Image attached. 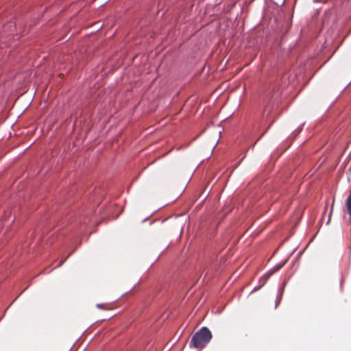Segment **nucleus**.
<instances>
[{
	"label": "nucleus",
	"mask_w": 351,
	"mask_h": 351,
	"mask_svg": "<svg viewBox=\"0 0 351 351\" xmlns=\"http://www.w3.org/2000/svg\"><path fill=\"white\" fill-rule=\"evenodd\" d=\"M212 334L209 329L203 327L194 334L191 339V344L197 349H202L210 341Z\"/></svg>",
	"instance_id": "f257e3e1"
},
{
	"label": "nucleus",
	"mask_w": 351,
	"mask_h": 351,
	"mask_svg": "<svg viewBox=\"0 0 351 351\" xmlns=\"http://www.w3.org/2000/svg\"><path fill=\"white\" fill-rule=\"evenodd\" d=\"M271 274L272 273H267V274H265L263 276V278L260 280V282H261V285H260L258 287H255L253 289L252 292L256 291L258 290L259 289H261L264 285V284L265 283L267 280L270 277Z\"/></svg>",
	"instance_id": "f03ea898"
},
{
	"label": "nucleus",
	"mask_w": 351,
	"mask_h": 351,
	"mask_svg": "<svg viewBox=\"0 0 351 351\" xmlns=\"http://www.w3.org/2000/svg\"><path fill=\"white\" fill-rule=\"evenodd\" d=\"M346 206L348 214L351 216V193L346 199Z\"/></svg>",
	"instance_id": "7ed1b4c3"
},
{
	"label": "nucleus",
	"mask_w": 351,
	"mask_h": 351,
	"mask_svg": "<svg viewBox=\"0 0 351 351\" xmlns=\"http://www.w3.org/2000/svg\"><path fill=\"white\" fill-rule=\"evenodd\" d=\"M97 307L99 308H101V309H104V310H106L108 309V308L106 306V304H97Z\"/></svg>",
	"instance_id": "20e7f679"
},
{
	"label": "nucleus",
	"mask_w": 351,
	"mask_h": 351,
	"mask_svg": "<svg viewBox=\"0 0 351 351\" xmlns=\"http://www.w3.org/2000/svg\"><path fill=\"white\" fill-rule=\"evenodd\" d=\"M69 255H70V254H69V255H68L65 258H64L63 260H62V261L59 263V264L58 265V266H57V267H60V266H61V265L64 263L65 260H66V259L69 256Z\"/></svg>",
	"instance_id": "39448f33"
}]
</instances>
